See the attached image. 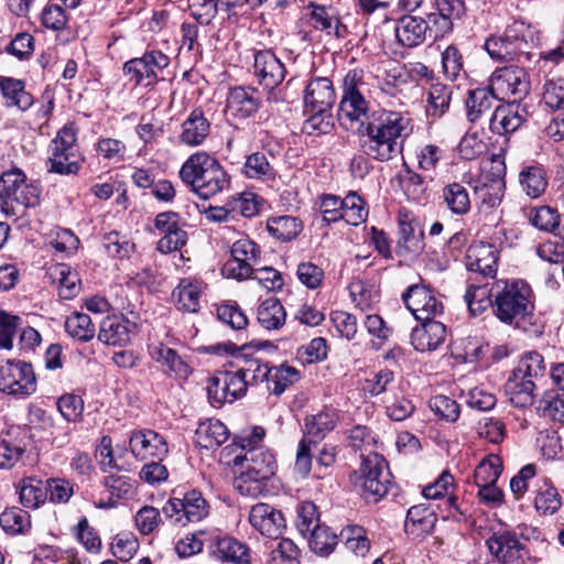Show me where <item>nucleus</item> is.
Instances as JSON below:
<instances>
[{"instance_id": "obj_60", "label": "nucleus", "mask_w": 564, "mask_h": 564, "mask_svg": "<svg viewBox=\"0 0 564 564\" xmlns=\"http://www.w3.org/2000/svg\"><path fill=\"white\" fill-rule=\"evenodd\" d=\"M296 527L303 535L312 532L314 527H322L317 507L313 502L305 501L299 506Z\"/></svg>"}, {"instance_id": "obj_22", "label": "nucleus", "mask_w": 564, "mask_h": 564, "mask_svg": "<svg viewBox=\"0 0 564 564\" xmlns=\"http://www.w3.org/2000/svg\"><path fill=\"white\" fill-rule=\"evenodd\" d=\"M489 552L503 564H523L525 546L511 532L495 534L487 540Z\"/></svg>"}, {"instance_id": "obj_4", "label": "nucleus", "mask_w": 564, "mask_h": 564, "mask_svg": "<svg viewBox=\"0 0 564 564\" xmlns=\"http://www.w3.org/2000/svg\"><path fill=\"white\" fill-rule=\"evenodd\" d=\"M181 180L200 198L208 199L229 186L230 177L206 152L192 154L180 170Z\"/></svg>"}, {"instance_id": "obj_3", "label": "nucleus", "mask_w": 564, "mask_h": 564, "mask_svg": "<svg viewBox=\"0 0 564 564\" xmlns=\"http://www.w3.org/2000/svg\"><path fill=\"white\" fill-rule=\"evenodd\" d=\"M231 259L228 260L221 271L227 278L236 280H245L252 278L256 271L258 275L254 278L268 290L281 289L283 279L279 271L271 267L254 269L260 261L259 246L247 237L235 241L230 249Z\"/></svg>"}, {"instance_id": "obj_49", "label": "nucleus", "mask_w": 564, "mask_h": 564, "mask_svg": "<svg viewBox=\"0 0 564 564\" xmlns=\"http://www.w3.org/2000/svg\"><path fill=\"white\" fill-rule=\"evenodd\" d=\"M137 481L127 475L110 473L102 480V485L108 490L111 498L131 499L135 495Z\"/></svg>"}, {"instance_id": "obj_20", "label": "nucleus", "mask_w": 564, "mask_h": 564, "mask_svg": "<svg viewBox=\"0 0 564 564\" xmlns=\"http://www.w3.org/2000/svg\"><path fill=\"white\" fill-rule=\"evenodd\" d=\"M129 446L133 456L140 460L149 458L162 460L169 452L165 438L152 430L132 432Z\"/></svg>"}, {"instance_id": "obj_58", "label": "nucleus", "mask_w": 564, "mask_h": 564, "mask_svg": "<svg viewBox=\"0 0 564 564\" xmlns=\"http://www.w3.org/2000/svg\"><path fill=\"white\" fill-rule=\"evenodd\" d=\"M465 302L473 315L480 314L488 305L492 306L491 290L485 286L470 285L465 293Z\"/></svg>"}, {"instance_id": "obj_62", "label": "nucleus", "mask_w": 564, "mask_h": 564, "mask_svg": "<svg viewBox=\"0 0 564 564\" xmlns=\"http://www.w3.org/2000/svg\"><path fill=\"white\" fill-rule=\"evenodd\" d=\"M430 408L437 416L448 422H455L460 413L458 403L443 394L431 398Z\"/></svg>"}, {"instance_id": "obj_45", "label": "nucleus", "mask_w": 564, "mask_h": 564, "mask_svg": "<svg viewBox=\"0 0 564 564\" xmlns=\"http://www.w3.org/2000/svg\"><path fill=\"white\" fill-rule=\"evenodd\" d=\"M65 330L74 339L89 341L94 338L96 329L89 315L75 312L65 321Z\"/></svg>"}, {"instance_id": "obj_52", "label": "nucleus", "mask_w": 564, "mask_h": 564, "mask_svg": "<svg viewBox=\"0 0 564 564\" xmlns=\"http://www.w3.org/2000/svg\"><path fill=\"white\" fill-rule=\"evenodd\" d=\"M299 379V371L290 366L271 367L270 377L267 382V390L281 394L285 391L289 384Z\"/></svg>"}, {"instance_id": "obj_21", "label": "nucleus", "mask_w": 564, "mask_h": 564, "mask_svg": "<svg viewBox=\"0 0 564 564\" xmlns=\"http://www.w3.org/2000/svg\"><path fill=\"white\" fill-rule=\"evenodd\" d=\"M249 522L253 529L262 535L279 538L286 527L282 512L269 503L252 506L249 513Z\"/></svg>"}, {"instance_id": "obj_15", "label": "nucleus", "mask_w": 564, "mask_h": 564, "mask_svg": "<svg viewBox=\"0 0 564 564\" xmlns=\"http://www.w3.org/2000/svg\"><path fill=\"white\" fill-rule=\"evenodd\" d=\"M170 64V58L160 51L145 52L142 57L132 58L124 63L123 74L134 85L150 86L156 82L158 70Z\"/></svg>"}, {"instance_id": "obj_34", "label": "nucleus", "mask_w": 564, "mask_h": 564, "mask_svg": "<svg viewBox=\"0 0 564 564\" xmlns=\"http://www.w3.org/2000/svg\"><path fill=\"white\" fill-rule=\"evenodd\" d=\"M131 325L122 316H108L100 323L98 339L106 345H124L130 340Z\"/></svg>"}, {"instance_id": "obj_31", "label": "nucleus", "mask_w": 564, "mask_h": 564, "mask_svg": "<svg viewBox=\"0 0 564 564\" xmlns=\"http://www.w3.org/2000/svg\"><path fill=\"white\" fill-rule=\"evenodd\" d=\"M259 108V98L254 88L234 87L227 97V110L237 118H248Z\"/></svg>"}, {"instance_id": "obj_23", "label": "nucleus", "mask_w": 564, "mask_h": 564, "mask_svg": "<svg viewBox=\"0 0 564 564\" xmlns=\"http://www.w3.org/2000/svg\"><path fill=\"white\" fill-rule=\"evenodd\" d=\"M430 21L416 15L405 14L397 20L394 31L398 42L404 47H415L424 43L426 34L432 35Z\"/></svg>"}, {"instance_id": "obj_38", "label": "nucleus", "mask_w": 564, "mask_h": 564, "mask_svg": "<svg viewBox=\"0 0 564 564\" xmlns=\"http://www.w3.org/2000/svg\"><path fill=\"white\" fill-rule=\"evenodd\" d=\"M489 126L494 133H511L521 127V116L509 104L499 105L490 116Z\"/></svg>"}, {"instance_id": "obj_42", "label": "nucleus", "mask_w": 564, "mask_h": 564, "mask_svg": "<svg viewBox=\"0 0 564 564\" xmlns=\"http://www.w3.org/2000/svg\"><path fill=\"white\" fill-rule=\"evenodd\" d=\"M286 313L276 299H268L258 308V322L265 329H278L285 322Z\"/></svg>"}, {"instance_id": "obj_41", "label": "nucleus", "mask_w": 564, "mask_h": 564, "mask_svg": "<svg viewBox=\"0 0 564 564\" xmlns=\"http://www.w3.org/2000/svg\"><path fill=\"white\" fill-rule=\"evenodd\" d=\"M519 181L522 189L531 198L539 197L547 186L545 172L539 165L523 167L519 174Z\"/></svg>"}, {"instance_id": "obj_57", "label": "nucleus", "mask_w": 564, "mask_h": 564, "mask_svg": "<svg viewBox=\"0 0 564 564\" xmlns=\"http://www.w3.org/2000/svg\"><path fill=\"white\" fill-rule=\"evenodd\" d=\"M452 87L436 83L433 84L429 91V104L432 108V115L441 117L449 107L452 99Z\"/></svg>"}, {"instance_id": "obj_61", "label": "nucleus", "mask_w": 564, "mask_h": 564, "mask_svg": "<svg viewBox=\"0 0 564 564\" xmlns=\"http://www.w3.org/2000/svg\"><path fill=\"white\" fill-rule=\"evenodd\" d=\"M139 549L138 540L129 533L117 534L111 543V553L121 562H128Z\"/></svg>"}, {"instance_id": "obj_12", "label": "nucleus", "mask_w": 564, "mask_h": 564, "mask_svg": "<svg viewBox=\"0 0 564 564\" xmlns=\"http://www.w3.org/2000/svg\"><path fill=\"white\" fill-rule=\"evenodd\" d=\"M489 86L501 101H521L530 91V80L523 67L506 66L497 69Z\"/></svg>"}, {"instance_id": "obj_47", "label": "nucleus", "mask_w": 564, "mask_h": 564, "mask_svg": "<svg viewBox=\"0 0 564 564\" xmlns=\"http://www.w3.org/2000/svg\"><path fill=\"white\" fill-rule=\"evenodd\" d=\"M0 525L8 533L23 534L31 528V517L18 507L7 508L0 514Z\"/></svg>"}, {"instance_id": "obj_27", "label": "nucleus", "mask_w": 564, "mask_h": 564, "mask_svg": "<svg viewBox=\"0 0 564 564\" xmlns=\"http://www.w3.org/2000/svg\"><path fill=\"white\" fill-rule=\"evenodd\" d=\"M437 13H429L427 19L435 26L434 39L444 36L453 29V20L459 19L465 12L463 0H435Z\"/></svg>"}, {"instance_id": "obj_7", "label": "nucleus", "mask_w": 564, "mask_h": 564, "mask_svg": "<svg viewBox=\"0 0 564 564\" xmlns=\"http://www.w3.org/2000/svg\"><path fill=\"white\" fill-rule=\"evenodd\" d=\"M41 188L26 182L25 173L12 167L0 174V209L7 216L24 214L40 204Z\"/></svg>"}, {"instance_id": "obj_55", "label": "nucleus", "mask_w": 564, "mask_h": 564, "mask_svg": "<svg viewBox=\"0 0 564 564\" xmlns=\"http://www.w3.org/2000/svg\"><path fill=\"white\" fill-rule=\"evenodd\" d=\"M228 383L223 371H217L213 377L208 379L206 387L209 402L215 408H220L226 402L231 403L232 398L228 392Z\"/></svg>"}, {"instance_id": "obj_17", "label": "nucleus", "mask_w": 564, "mask_h": 564, "mask_svg": "<svg viewBox=\"0 0 564 564\" xmlns=\"http://www.w3.org/2000/svg\"><path fill=\"white\" fill-rule=\"evenodd\" d=\"M254 74L259 84L269 90V100L276 101L274 89L281 85L286 75L284 64L270 50L258 51L254 54Z\"/></svg>"}, {"instance_id": "obj_40", "label": "nucleus", "mask_w": 564, "mask_h": 564, "mask_svg": "<svg viewBox=\"0 0 564 564\" xmlns=\"http://www.w3.org/2000/svg\"><path fill=\"white\" fill-rule=\"evenodd\" d=\"M177 308L188 313H196L199 308L200 284L183 279L173 292Z\"/></svg>"}, {"instance_id": "obj_54", "label": "nucleus", "mask_w": 564, "mask_h": 564, "mask_svg": "<svg viewBox=\"0 0 564 564\" xmlns=\"http://www.w3.org/2000/svg\"><path fill=\"white\" fill-rule=\"evenodd\" d=\"M368 212L365 208L362 198L356 193H349L344 198L343 216L348 225L358 226L367 219Z\"/></svg>"}, {"instance_id": "obj_53", "label": "nucleus", "mask_w": 564, "mask_h": 564, "mask_svg": "<svg viewBox=\"0 0 564 564\" xmlns=\"http://www.w3.org/2000/svg\"><path fill=\"white\" fill-rule=\"evenodd\" d=\"M310 547L311 550L322 556H326L334 551L337 544V535L330 532V529L326 525L314 527L313 531L310 532Z\"/></svg>"}, {"instance_id": "obj_37", "label": "nucleus", "mask_w": 564, "mask_h": 564, "mask_svg": "<svg viewBox=\"0 0 564 564\" xmlns=\"http://www.w3.org/2000/svg\"><path fill=\"white\" fill-rule=\"evenodd\" d=\"M436 522V516L430 507L416 505L408 510L404 523L405 531L412 534L430 533Z\"/></svg>"}, {"instance_id": "obj_25", "label": "nucleus", "mask_w": 564, "mask_h": 564, "mask_svg": "<svg viewBox=\"0 0 564 564\" xmlns=\"http://www.w3.org/2000/svg\"><path fill=\"white\" fill-rule=\"evenodd\" d=\"M209 553L217 561L228 564H247L250 557L248 545L230 535L214 538Z\"/></svg>"}, {"instance_id": "obj_1", "label": "nucleus", "mask_w": 564, "mask_h": 564, "mask_svg": "<svg viewBox=\"0 0 564 564\" xmlns=\"http://www.w3.org/2000/svg\"><path fill=\"white\" fill-rule=\"evenodd\" d=\"M409 119L400 112H382L376 120L358 128L360 151L377 161L394 159L402 151V138L406 135Z\"/></svg>"}, {"instance_id": "obj_59", "label": "nucleus", "mask_w": 564, "mask_h": 564, "mask_svg": "<svg viewBox=\"0 0 564 564\" xmlns=\"http://www.w3.org/2000/svg\"><path fill=\"white\" fill-rule=\"evenodd\" d=\"M228 210L250 218L258 214L259 208L253 193L245 192L231 196L227 202Z\"/></svg>"}, {"instance_id": "obj_19", "label": "nucleus", "mask_w": 564, "mask_h": 564, "mask_svg": "<svg viewBox=\"0 0 564 564\" xmlns=\"http://www.w3.org/2000/svg\"><path fill=\"white\" fill-rule=\"evenodd\" d=\"M155 228L163 234L158 241V250L169 253L181 249L187 242V232L180 227V215L175 212H163L156 215Z\"/></svg>"}, {"instance_id": "obj_24", "label": "nucleus", "mask_w": 564, "mask_h": 564, "mask_svg": "<svg viewBox=\"0 0 564 564\" xmlns=\"http://www.w3.org/2000/svg\"><path fill=\"white\" fill-rule=\"evenodd\" d=\"M336 100L333 83L327 77H315L305 88V111H330Z\"/></svg>"}, {"instance_id": "obj_6", "label": "nucleus", "mask_w": 564, "mask_h": 564, "mask_svg": "<svg viewBox=\"0 0 564 564\" xmlns=\"http://www.w3.org/2000/svg\"><path fill=\"white\" fill-rule=\"evenodd\" d=\"M545 375L546 366L541 354L530 351L522 356L505 384L510 402L519 408L531 405L538 382L544 379Z\"/></svg>"}, {"instance_id": "obj_28", "label": "nucleus", "mask_w": 564, "mask_h": 564, "mask_svg": "<svg viewBox=\"0 0 564 564\" xmlns=\"http://www.w3.org/2000/svg\"><path fill=\"white\" fill-rule=\"evenodd\" d=\"M495 101L501 100L489 85L469 90L465 100L468 121L475 123L484 117H490Z\"/></svg>"}, {"instance_id": "obj_64", "label": "nucleus", "mask_w": 564, "mask_h": 564, "mask_svg": "<svg viewBox=\"0 0 564 564\" xmlns=\"http://www.w3.org/2000/svg\"><path fill=\"white\" fill-rule=\"evenodd\" d=\"M543 100L551 109L564 108V78L546 80L543 88Z\"/></svg>"}, {"instance_id": "obj_32", "label": "nucleus", "mask_w": 564, "mask_h": 564, "mask_svg": "<svg viewBox=\"0 0 564 564\" xmlns=\"http://www.w3.org/2000/svg\"><path fill=\"white\" fill-rule=\"evenodd\" d=\"M210 132V122L199 109L193 110L182 123L180 140L189 147L200 145Z\"/></svg>"}, {"instance_id": "obj_5", "label": "nucleus", "mask_w": 564, "mask_h": 564, "mask_svg": "<svg viewBox=\"0 0 564 564\" xmlns=\"http://www.w3.org/2000/svg\"><path fill=\"white\" fill-rule=\"evenodd\" d=\"M236 466L243 470L235 479L234 486L240 495L258 497L267 491V481L275 474L274 456L265 448H249L246 453L236 455Z\"/></svg>"}, {"instance_id": "obj_18", "label": "nucleus", "mask_w": 564, "mask_h": 564, "mask_svg": "<svg viewBox=\"0 0 564 564\" xmlns=\"http://www.w3.org/2000/svg\"><path fill=\"white\" fill-rule=\"evenodd\" d=\"M305 9L308 11L307 15L315 30L333 35L338 40H344L348 36L349 31L344 17L333 6L311 1Z\"/></svg>"}, {"instance_id": "obj_56", "label": "nucleus", "mask_w": 564, "mask_h": 564, "mask_svg": "<svg viewBox=\"0 0 564 564\" xmlns=\"http://www.w3.org/2000/svg\"><path fill=\"white\" fill-rule=\"evenodd\" d=\"M502 471L501 460L497 455H490L478 464L474 471L475 484H494L497 482Z\"/></svg>"}, {"instance_id": "obj_13", "label": "nucleus", "mask_w": 564, "mask_h": 564, "mask_svg": "<svg viewBox=\"0 0 564 564\" xmlns=\"http://www.w3.org/2000/svg\"><path fill=\"white\" fill-rule=\"evenodd\" d=\"M208 503L197 490H191L183 498H170L162 508L163 514L182 527L198 522L208 514Z\"/></svg>"}, {"instance_id": "obj_44", "label": "nucleus", "mask_w": 564, "mask_h": 564, "mask_svg": "<svg viewBox=\"0 0 564 564\" xmlns=\"http://www.w3.org/2000/svg\"><path fill=\"white\" fill-rule=\"evenodd\" d=\"M267 228L274 238L291 241L302 231V223L292 216H279L270 218Z\"/></svg>"}, {"instance_id": "obj_33", "label": "nucleus", "mask_w": 564, "mask_h": 564, "mask_svg": "<svg viewBox=\"0 0 564 564\" xmlns=\"http://www.w3.org/2000/svg\"><path fill=\"white\" fill-rule=\"evenodd\" d=\"M337 420L336 410L330 408H324L317 414L307 416L304 423V433L310 438L308 442L316 443L324 440L335 429Z\"/></svg>"}, {"instance_id": "obj_8", "label": "nucleus", "mask_w": 564, "mask_h": 564, "mask_svg": "<svg viewBox=\"0 0 564 564\" xmlns=\"http://www.w3.org/2000/svg\"><path fill=\"white\" fill-rule=\"evenodd\" d=\"M77 135L74 124H65L51 141L45 166L48 173L76 175L82 169L84 158L76 143Z\"/></svg>"}, {"instance_id": "obj_30", "label": "nucleus", "mask_w": 564, "mask_h": 564, "mask_svg": "<svg viewBox=\"0 0 564 564\" xmlns=\"http://www.w3.org/2000/svg\"><path fill=\"white\" fill-rule=\"evenodd\" d=\"M498 250L494 245L478 242L469 249L468 269L485 276H494L497 271Z\"/></svg>"}, {"instance_id": "obj_29", "label": "nucleus", "mask_w": 564, "mask_h": 564, "mask_svg": "<svg viewBox=\"0 0 564 564\" xmlns=\"http://www.w3.org/2000/svg\"><path fill=\"white\" fill-rule=\"evenodd\" d=\"M149 354L153 360L164 367V372L171 377L187 378L192 372L186 361L174 349L162 343L149 346Z\"/></svg>"}, {"instance_id": "obj_39", "label": "nucleus", "mask_w": 564, "mask_h": 564, "mask_svg": "<svg viewBox=\"0 0 564 564\" xmlns=\"http://www.w3.org/2000/svg\"><path fill=\"white\" fill-rule=\"evenodd\" d=\"M423 232L415 234L414 227L408 221L399 223V238L395 245V252L401 257L419 254L424 249L422 241Z\"/></svg>"}, {"instance_id": "obj_2", "label": "nucleus", "mask_w": 564, "mask_h": 564, "mask_svg": "<svg viewBox=\"0 0 564 564\" xmlns=\"http://www.w3.org/2000/svg\"><path fill=\"white\" fill-rule=\"evenodd\" d=\"M492 311L503 324L521 328L524 332L535 325L534 295L531 286L523 280L500 281L491 288Z\"/></svg>"}, {"instance_id": "obj_9", "label": "nucleus", "mask_w": 564, "mask_h": 564, "mask_svg": "<svg viewBox=\"0 0 564 564\" xmlns=\"http://www.w3.org/2000/svg\"><path fill=\"white\" fill-rule=\"evenodd\" d=\"M391 477L384 458L373 454L362 459L355 486L366 500L378 502L388 494L392 485Z\"/></svg>"}, {"instance_id": "obj_14", "label": "nucleus", "mask_w": 564, "mask_h": 564, "mask_svg": "<svg viewBox=\"0 0 564 564\" xmlns=\"http://www.w3.org/2000/svg\"><path fill=\"white\" fill-rule=\"evenodd\" d=\"M361 77L354 70L349 72L344 79V90L339 102L338 120L341 124L345 121L355 122L365 117L368 111V101L360 89Z\"/></svg>"}, {"instance_id": "obj_48", "label": "nucleus", "mask_w": 564, "mask_h": 564, "mask_svg": "<svg viewBox=\"0 0 564 564\" xmlns=\"http://www.w3.org/2000/svg\"><path fill=\"white\" fill-rule=\"evenodd\" d=\"M242 172L248 178L270 181L275 177V171L263 152L247 156Z\"/></svg>"}, {"instance_id": "obj_16", "label": "nucleus", "mask_w": 564, "mask_h": 564, "mask_svg": "<svg viewBox=\"0 0 564 564\" xmlns=\"http://www.w3.org/2000/svg\"><path fill=\"white\" fill-rule=\"evenodd\" d=\"M406 308L417 321L434 319L443 313L444 306L433 291L423 284H413L403 293Z\"/></svg>"}, {"instance_id": "obj_35", "label": "nucleus", "mask_w": 564, "mask_h": 564, "mask_svg": "<svg viewBox=\"0 0 564 564\" xmlns=\"http://www.w3.org/2000/svg\"><path fill=\"white\" fill-rule=\"evenodd\" d=\"M0 90L8 106L25 111L33 105V97L21 79L0 76Z\"/></svg>"}, {"instance_id": "obj_11", "label": "nucleus", "mask_w": 564, "mask_h": 564, "mask_svg": "<svg viewBox=\"0 0 564 564\" xmlns=\"http://www.w3.org/2000/svg\"><path fill=\"white\" fill-rule=\"evenodd\" d=\"M0 391L17 398H26L36 391V377L31 364L8 360L0 368Z\"/></svg>"}, {"instance_id": "obj_50", "label": "nucleus", "mask_w": 564, "mask_h": 564, "mask_svg": "<svg viewBox=\"0 0 564 564\" xmlns=\"http://www.w3.org/2000/svg\"><path fill=\"white\" fill-rule=\"evenodd\" d=\"M242 365H238V370L243 378H248L249 386L268 382L271 367L258 357H241Z\"/></svg>"}, {"instance_id": "obj_63", "label": "nucleus", "mask_w": 564, "mask_h": 564, "mask_svg": "<svg viewBox=\"0 0 564 564\" xmlns=\"http://www.w3.org/2000/svg\"><path fill=\"white\" fill-rule=\"evenodd\" d=\"M217 317L235 330L245 329L248 318L237 304H223L217 307Z\"/></svg>"}, {"instance_id": "obj_51", "label": "nucleus", "mask_w": 564, "mask_h": 564, "mask_svg": "<svg viewBox=\"0 0 564 564\" xmlns=\"http://www.w3.org/2000/svg\"><path fill=\"white\" fill-rule=\"evenodd\" d=\"M538 412L547 419L558 423H564V393L547 391L539 400Z\"/></svg>"}, {"instance_id": "obj_36", "label": "nucleus", "mask_w": 564, "mask_h": 564, "mask_svg": "<svg viewBox=\"0 0 564 564\" xmlns=\"http://www.w3.org/2000/svg\"><path fill=\"white\" fill-rule=\"evenodd\" d=\"M229 436L226 425L219 420H207L196 430L197 444L206 449L216 448L224 444Z\"/></svg>"}, {"instance_id": "obj_46", "label": "nucleus", "mask_w": 564, "mask_h": 564, "mask_svg": "<svg viewBox=\"0 0 564 564\" xmlns=\"http://www.w3.org/2000/svg\"><path fill=\"white\" fill-rule=\"evenodd\" d=\"M534 507L542 514H554L562 507V498L557 489L546 479L536 489Z\"/></svg>"}, {"instance_id": "obj_10", "label": "nucleus", "mask_w": 564, "mask_h": 564, "mask_svg": "<svg viewBox=\"0 0 564 564\" xmlns=\"http://www.w3.org/2000/svg\"><path fill=\"white\" fill-rule=\"evenodd\" d=\"M532 33L523 22L508 25L501 36H490L485 43V50L492 59L498 62L513 61L527 53Z\"/></svg>"}, {"instance_id": "obj_43", "label": "nucleus", "mask_w": 564, "mask_h": 564, "mask_svg": "<svg viewBox=\"0 0 564 564\" xmlns=\"http://www.w3.org/2000/svg\"><path fill=\"white\" fill-rule=\"evenodd\" d=\"M443 199L454 215H466L470 210L467 188L459 183H451L443 188Z\"/></svg>"}, {"instance_id": "obj_26", "label": "nucleus", "mask_w": 564, "mask_h": 564, "mask_svg": "<svg viewBox=\"0 0 564 564\" xmlns=\"http://www.w3.org/2000/svg\"><path fill=\"white\" fill-rule=\"evenodd\" d=\"M422 324L413 328L411 344L417 351H432L437 349L446 338V327L435 319L421 321Z\"/></svg>"}]
</instances>
